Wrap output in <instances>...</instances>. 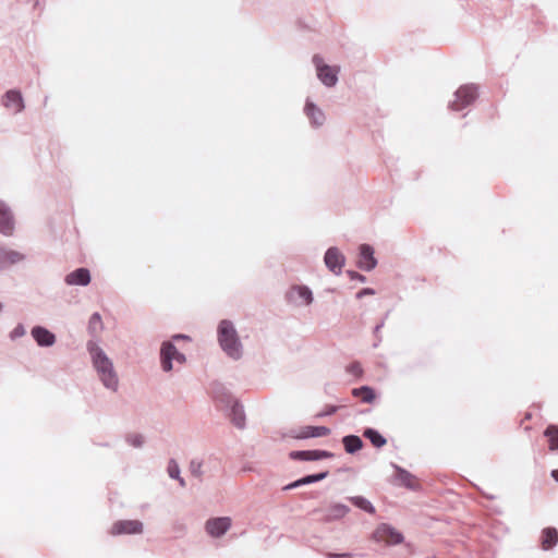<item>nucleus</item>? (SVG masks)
<instances>
[{
  "mask_svg": "<svg viewBox=\"0 0 558 558\" xmlns=\"http://www.w3.org/2000/svg\"><path fill=\"white\" fill-rule=\"evenodd\" d=\"M86 349L90 355L93 366L96 369L102 385L107 389L117 391L119 386V379L114 371L112 361L93 339L87 341Z\"/></svg>",
  "mask_w": 558,
  "mask_h": 558,
  "instance_id": "nucleus-1",
  "label": "nucleus"
},
{
  "mask_svg": "<svg viewBox=\"0 0 558 558\" xmlns=\"http://www.w3.org/2000/svg\"><path fill=\"white\" fill-rule=\"evenodd\" d=\"M218 342L222 351L232 360L238 361L243 355V345L233 323L222 319L217 328Z\"/></svg>",
  "mask_w": 558,
  "mask_h": 558,
  "instance_id": "nucleus-2",
  "label": "nucleus"
},
{
  "mask_svg": "<svg viewBox=\"0 0 558 558\" xmlns=\"http://www.w3.org/2000/svg\"><path fill=\"white\" fill-rule=\"evenodd\" d=\"M313 64L316 68L318 80L326 87H333L338 83V74L340 69L338 66H330L324 62V59L319 54L313 56Z\"/></svg>",
  "mask_w": 558,
  "mask_h": 558,
  "instance_id": "nucleus-3",
  "label": "nucleus"
},
{
  "mask_svg": "<svg viewBox=\"0 0 558 558\" xmlns=\"http://www.w3.org/2000/svg\"><path fill=\"white\" fill-rule=\"evenodd\" d=\"M478 96L477 86L474 84H465L458 88L454 93V100L449 104V108L453 111H460L470 106Z\"/></svg>",
  "mask_w": 558,
  "mask_h": 558,
  "instance_id": "nucleus-4",
  "label": "nucleus"
},
{
  "mask_svg": "<svg viewBox=\"0 0 558 558\" xmlns=\"http://www.w3.org/2000/svg\"><path fill=\"white\" fill-rule=\"evenodd\" d=\"M209 392L216 407L221 411L228 410L229 405L236 400L220 381H213L209 387Z\"/></svg>",
  "mask_w": 558,
  "mask_h": 558,
  "instance_id": "nucleus-5",
  "label": "nucleus"
},
{
  "mask_svg": "<svg viewBox=\"0 0 558 558\" xmlns=\"http://www.w3.org/2000/svg\"><path fill=\"white\" fill-rule=\"evenodd\" d=\"M390 465L395 470V476L392 481L395 485L403 486L413 492L421 489L420 483L412 473L393 462H391Z\"/></svg>",
  "mask_w": 558,
  "mask_h": 558,
  "instance_id": "nucleus-6",
  "label": "nucleus"
},
{
  "mask_svg": "<svg viewBox=\"0 0 558 558\" xmlns=\"http://www.w3.org/2000/svg\"><path fill=\"white\" fill-rule=\"evenodd\" d=\"M286 300L288 303L295 305H310L314 298L313 292L307 286H292L286 293Z\"/></svg>",
  "mask_w": 558,
  "mask_h": 558,
  "instance_id": "nucleus-7",
  "label": "nucleus"
},
{
  "mask_svg": "<svg viewBox=\"0 0 558 558\" xmlns=\"http://www.w3.org/2000/svg\"><path fill=\"white\" fill-rule=\"evenodd\" d=\"M326 267L335 275H340L345 264V256L336 246L329 247L324 255Z\"/></svg>",
  "mask_w": 558,
  "mask_h": 558,
  "instance_id": "nucleus-8",
  "label": "nucleus"
},
{
  "mask_svg": "<svg viewBox=\"0 0 558 558\" xmlns=\"http://www.w3.org/2000/svg\"><path fill=\"white\" fill-rule=\"evenodd\" d=\"M1 105L5 109L13 111V113H20L25 109L22 93L15 88L9 89L3 94L1 98Z\"/></svg>",
  "mask_w": 558,
  "mask_h": 558,
  "instance_id": "nucleus-9",
  "label": "nucleus"
},
{
  "mask_svg": "<svg viewBox=\"0 0 558 558\" xmlns=\"http://www.w3.org/2000/svg\"><path fill=\"white\" fill-rule=\"evenodd\" d=\"M15 219L10 206L0 199V233L10 236L14 233Z\"/></svg>",
  "mask_w": 558,
  "mask_h": 558,
  "instance_id": "nucleus-10",
  "label": "nucleus"
},
{
  "mask_svg": "<svg viewBox=\"0 0 558 558\" xmlns=\"http://www.w3.org/2000/svg\"><path fill=\"white\" fill-rule=\"evenodd\" d=\"M26 259V255L12 250L5 245H0V271L20 264Z\"/></svg>",
  "mask_w": 558,
  "mask_h": 558,
  "instance_id": "nucleus-11",
  "label": "nucleus"
},
{
  "mask_svg": "<svg viewBox=\"0 0 558 558\" xmlns=\"http://www.w3.org/2000/svg\"><path fill=\"white\" fill-rule=\"evenodd\" d=\"M143 532V523L138 520H119L111 526L112 535L122 534H141Z\"/></svg>",
  "mask_w": 558,
  "mask_h": 558,
  "instance_id": "nucleus-12",
  "label": "nucleus"
},
{
  "mask_svg": "<svg viewBox=\"0 0 558 558\" xmlns=\"http://www.w3.org/2000/svg\"><path fill=\"white\" fill-rule=\"evenodd\" d=\"M31 336L34 339V341L37 343L40 348H50L52 347L56 341L57 337L56 335L50 331L48 328L44 326H34L31 329Z\"/></svg>",
  "mask_w": 558,
  "mask_h": 558,
  "instance_id": "nucleus-13",
  "label": "nucleus"
},
{
  "mask_svg": "<svg viewBox=\"0 0 558 558\" xmlns=\"http://www.w3.org/2000/svg\"><path fill=\"white\" fill-rule=\"evenodd\" d=\"M290 459L295 461H318L323 459H330L333 453L327 450H294L289 453Z\"/></svg>",
  "mask_w": 558,
  "mask_h": 558,
  "instance_id": "nucleus-14",
  "label": "nucleus"
},
{
  "mask_svg": "<svg viewBox=\"0 0 558 558\" xmlns=\"http://www.w3.org/2000/svg\"><path fill=\"white\" fill-rule=\"evenodd\" d=\"M231 526V519L228 517H218L207 520L205 529L213 537L222 536Z\"/></svg>",
  "mask_w": 558,
  "mask_h": 558,
  "instance_id": "nucleus-15",
  "label": "nucleus"
},
{
  "mask_svg": "<svg viewBox=\"0 0 558 558\" xmlns=\"http://www.w3.org/2000/svg\"><path fill=\"white\" fill-rule=\"evenodd\" d=\"M360 258L357 267L364 271H371L377 266V259L374 256V248L369 244H361L359 247Z\"/></svg>",
  "mask_w": 558,
  "mask_h": 558,
  "instance_id": "nucleus-16",
  "label": "nucleus"
},
{
  "mask_svg": "<svg viewBox=\"0 0 558 558\" xmlns=\"http://www.w3.org/2000/svg\"><path fill=\"white\" fill-rule=\"evenodd\" d=\"M375 536L390 545H397L403 542V535L391 525L386 523H381L377 527Z\"/></svg>",
  "mask_w": 558,
  "mask_h": 558,
  "instance_id": "nucleus-17",
  "label": "nucleus"
},
{
  "mask_svg": "<svg viewBox=\"0 0 558 558\" xmlns=\"http://www.w3.org/2000/svg\"><path fill=\"white\" fill-rule=\"evenodd\" d=\"M178 349L171 341H163L160 348V364L163 372L169 373L173 369L172 362L174 361Z\"/></svg>",
  "mask_w": 558,
  "mask_h": 558,
  "instance_id": "nucleus-18",
  "label": "nucleus"
},
{
  "mask_svg": "<svg viewBox=\"0 0 558 558\" xmlns=\"http://www.w3.org/2000/svg\"><path fill=\"white\" fill-rule=\"evenodd\" d=\"M231 423L239 429H243L246 426V416L243 405L236 399L229 405L228 410H223Z\"/></svg>",
  "mask_w": 558,
  "mask_h": 558,
  "instance_id": "nucleus-19",
  "label": "nucleus"
},
{
  "mask_svg": "<svg viewBox=\"0 0 558 558\" xmlns=\"http://www.w3.org/2000/svg\"><path fill=\"white\" fill-rule=\"evenodd\" d=\"M64 281L68 286L86 287L90 282V272L87 268L81 267L68 274Z\"/></svg>",
  "mask_w": 558,
  "mask_h": 558,
  "instance_id": "nucleus-20",
  "label": "nucleus"
},
{
  "mask_svg": "<svg viewBox=\"0 0 558 558\" xmlns=\"http://www.w3.org/2000/svg\"><path fill=\"white\" fill-rule=\"evenodd\" d=\"M304 112L313 126H322L325 122L324 112L311 100H306Z\"/></svg>",
  "mask_w": 558,
  "mask_h": 558,
  "instance_id": "nucleus-21",
  "label": "nucleus"
},
{
  "mask_svg": "<svg viewBox=\"0 0 558 558\" xmlns=\"http://www.w3.org/2000/svg\"><path fill=\"white\" fill-rule=\"evenodd\" d=\"M349 512L350 508L347 505L340 502L331 504L326 510L324 522L330 523L332 521L340 520L343 517H345Z\"/></svg>",
  "mask_w": 558,
  "mask_h": 558,
  "instance_id": "nucleus-22",
  "label": "nucleus"
},
{
  "mask_svg": "<svg viewBox=\"0 0 558 558\" xmlns=\"http://www.w3.org/2000/svg\"><path fill=\"white\" fill-rule=\"evenodd\" d=\"M330 434V428L326 426H305L300 434L293 435L298 439L323 437Z\"/></svg>",
  "mask_w": 558,
  "mask_h": 558,
  "instance_id": "nucleus-23",
  "label": "nucleus"
},
{
  "mask_svg": "<svg viewBox=\"0 0 558 558\" xmlns=\"http://www.w3.org/2000/svg\"><path fill=\"white\" fill-rule=\"evenodd\" d=\"M558 543V531L555 527H546L542 532V547L544 550L553 548Z\"/></svg>",
  "mask_w": 558,
  "mask_h": 558,
  "instance_id": "nucleus-24",
  "label": "nucleus"
},
{
  "mask_svg": "<svg viewBox=\"0 0 558 558\" xmlns=\"http://www.w3.org/2000/svg\"><path fill=\"white\" fill-rule=\"evenodd\" d=\"M342 444L344 447V450L350 453L354 454L363 447V440L356 436V435H347L342 438Z\"/></svg>",
  "mask_w": 558,
  "mask_h": 558,
  "instance_id": "nucleus-25",
  "label": "nucleus"
},
{
  "mask_svg": "<svg viewBox=\"0 0 558 558\" xmlns=\"http://www.w3.org/2000/svg\"><path fill=\"white\" fill-rule=\"evenodd\" d=\"M363 436L368 439L375 448H381L386 445V438L375 428L367 427L363 432Z\"/></svg>",
  "mask_w": 558,
  "mask_h": 558,
  "instance_id": "nucleus-26",
  "label": "nucleus"
},
{
  "mask_svg": "<svg viewBox=\"0 0 558 558\" xmlns=\"http://www.w3.org/2000/svg\"><path fill=\"white\" fill-rule=\"evenodd\" d=\"M352 395L354 397L361 398L362 402L364 403H373L376 398L375 390L369 386H361L359 388H354L352 390Z\"/></svg>",
  "mask_w": 558,
  "mask_h": 558,
  "instance_id": "nucleus-27",
  "label": "nucleus"
},
{
  "mask_svg": "<svg viewBox=\"0 0 558 558\" xmlns=\"http://www.w3.org/2000/svg\"><path fill=\"white\" fill-rule=\"evenodd\" d=\"M348 500L356 508H359L369 514H374L376 512L373 504L363 496H351V497H348Z\"/></svg>",
  "mask_w": 558,
  "mask_h": 558,
  "instance_id": "nucleus-28",
  "label": "nucleus"
},
{
  "mask_svg": "<svg viewBox=\"0 0 558 558\" xmlns=\"http://www.w3.org/2000/svg\"><path fill=\"white\" fill-rule=\"evenodd\" d=\"M104 328L101 316L99 313H93L88 320L87 330L88 333L94 338Z\"/></svg>",
  "mask_w": 558,
  "mask_h": 558,
  "instance_id": "nucleus-29",
  "label": "nucleus"
},
{
  "mask_svg": "<svg viewBox=\"0 0 558 558\" xmlns=\"http://www.w3.org/2000/svg\"><path fill=\"white\" fill-rule=\"evenodd\" d=\"M544 436L548 438L549 449L551 451L558 450V426H547V428L544 430Z\"/></svg>",
  "mask_w": 558,
  "mask_h": 558,
  "instance_id": "nucleus-30",
  "label": "nucleus"
},
{
  "mask_svg": "<svg viewBox=\"0 0 558 558\" xmlns=\"http://www.w3.org/2000/svg\"><path fill=\"white\" fill-rule=\"evenodd\" d=\"M328 474H329L328 471H324V472L315 473V474H308V475H305V476L299 478V482H300L301 486L314 484V483L325 480L328 476Z\"/></svg>",
  "mask_w": 558,
  "mask_h": 558,
  "instance_id": "nucleus-31",
  "label": "nucleus"
},
{
  "mask_svg": "<svg viewBox=\"0 0 558 558\" xmlns=\"http://www.w3.org/2000/svg\"><path fill=\"white\" fill-rule=\"evenodd\" d=\"M190 472L194 477L202 480L203 477V461L198 459H192L190 462Z\"/></svg>",
  "mask_w": 558,
  "mask_h": 558,
  "instance_id": "nucleus-32",
  "label": "nucleus"
},
{
  "mask_svg": "<svg viewBox=\"0 0 558 558\" xmlns=\"http://www.w3.org/2000/svg\"><path fill=\"white\" fill-rule=\"evenodd\" d=\"M126 441L134 448H141L145 442V438L141 434H131L128 435Z\"/></svg>",
  "mask_w": 558,
  "mask_h": 558,
  "instance_id": "nucleus-33",
  "label": "nucleus"
},
{
  "mask_svg": "<svg viewBox=\"0 0 558 558\" xmlns=\"http://www.w3.org/2000/svg\"><path fill=\"white\" fill-rule=\"evenodd\" d=\"M167 472L170 478H179L180 475V466L174 459H170L167 466Z\"/></svg>",
  "mask_w": 558,
  "mask_h": 558,
  "instance_id": "nucleus-34",
  "label": "nucleus"
},
{
  "mask_svg": "<svg viewBox=\"0 0 558 558\" xmlns=\"http://www.w3.org/2000/svg\"><path fill=\"white\" fill-rule=\"evenodd\" d=\"M341 407H339V405L328 404L325 407V409L322 412L316 414V417H325V416L333 415Z\"/></svg>",
  "mask_w": 558,
  "mask_h": 558,
  "instance_id": "nucleus-35",
  "label": "nucleus"
},
{
  "mask_svg": "<svg viewBox=\"0 0 558 558\" xmlns=\"http://www.w3.org/2000/svg\"><path fill=\"white\" fill-rule=\"evenodd\" d=\"M26 333L25 327L23 324H17L13 330L10 332L11 340H16L17 338L23 337Z\"/></svg>",
  "mask_w": 558,
  "mask_h": 558,
  "instance_id": "nucleus-36",
  "label": "nucleus"
},
{
  "mask_svg": "<svg viewBox=\"0 0 558 558\" xmlns=\"http://www.w3.org/2000/svg\"><path fill=\"white\" fill-rule=\"evenodd\" d=\"M347 371L354 376H361L363 373L362 366L359 362H352L349 364Z\"/></svg>",
  "mask_w": 558,
  "mask_h": 558,
  "instance_id": "nucleus-37",
  "label": "nucleus"
},
{
  "mask_svg": "<svg viewBox=\"0 0 558 558\" xmlns=\"http://www.w3.org/2000/svg\"><path fill=\"white\" fill-rule=\"evenodd\" d=\"M347 275L349 276V278L351 280H356V281H360V282H365L366 281V277L355 270H347Z\"/></svg>",
  "mask_w": 558,
  "mask_h": 558,
  "instance_id": "nucleus-38",
  "label": "nucleus"
},
{
  "mask_svg": "<svg viewBox=\"0 0 558 558\" xmlns=\"http://www.w3.org/2000/svg\"><path fill=\"white\" fill-rule=\"evenodd\" d=\"M375 294V290L372 289V288H364L362 290H360L357 293H356V299H362L366 295H373Z\"/></svg>",
  "mask_w": 558,
  "mask_h": 558,
  "instance_id": "nucleus-39",
  "label": "nucleus"
},
{
  "mask_svg": "<svg viewBox=\"0 0 558 558\" xmlns=\"http://www.w3.org/2000/svg\"><path fill=\"white\" fill-rule=\"evenodd\" d=\"M326 557L327 558H352V554L351 553H341V554H338V553H327Z\"/></svg>",
  "mask_w": 558,
  "mask_h": 558,
  "instance_id": "nucleus-40",
  "label": "nucleus"
},
{
  "mask_svg": "<svg viewBox=\"0 0 558 558\" xmlns=\"http://www.w3.org/2000/svg\"><path fill=\"white\" fill-rule=\"evenodd\" d=\"M174 361L178 362L179 364H184L186 362V356L179 352L175 354V357H174Z\"/></svg>",
  "mask_w": 558,
  "mask_h": 558,
  "instance_id": "nucleus-41",
  "label": "nucleus"
},
{
  "mask_svg": "<svg viewBox=\"0 0 558 558\" xmlns=\"http://www.w3.org/2000/svg\"><path fill=\"white\" fill-rule=\"evenodd\" d=\"M298 487H301L299 480L288 484L287 486L283 487V489L284 490H291V489H294V488H298Z\"/></svg>",
  "mask_w": 558,
  "mask_h": 558,
  "instance_id": "nucleus-42",
  "label": "nucleus"
},
{
  "mask_svg": "<svg viewBox=\"0 0 558 558\" xmlns=\"http://www.w3.org/2000/svg\"><path fill=\"white\" fill-rule=\"evenodd\" d=\"M172 340L179 341V340H191V338L187 335L183 333H175L172 336Z\"/></svg>",
  "mask_w": 558,
  "mask_h": 558,
  "instance_id": "nucleus-43",
  "label": "nucleus"
},
{
  "mask_svg": "<svg viewBox=\"0 0 558 558\" xmlns=\"http://www.w3.org/2000/svg\"><path fill=\"white\" fill-rule=\"evenodd\" d=\"M383 327H384V322H381V323H379V324H377V325L375 326V328H374V335H375V337H379V336H378V333H379V331H380V329H381Z\"/></svg>",
  "mask_w": 558,
  "mask_h": 558,
  "instance_id": "nucleus-44",
  "label": "nucleus"
},
{
  "mask_svg": "<svg viewBox=\"0 0 558 558\" xmlns=\"http://www.w3.org/2000/svg\"><path fill=\"white\" fill-rule=\"evenodd\" d=\"M175 480L179 482L181 487H185V485H186L185 480L183 477H181V475H179V478H175Z\"/></svg>",
  "mask_w": 558,
  "mask_h": 558,
  "instance_id": "nucleus-45",
  "label": "nucleus"
},
{
  "mask_svg": "<svg viewBox=\"0 0 558 558\" xmlns=\"http://www.w3.org/2000/svg\"><path fill=\"white\" fill-rule=\"evenodd\" d=\"M551 477L558 482V469L551 471Z\"/></svg>",
  "mask_w": 558,
  "mask_h": 558,
  "instance_id": "nucleus-46",
  "label": "nucleus"
},
{
  "mask_svg": "<svg viewBox=\"0 0 558 558\" xmlns=\"http://www.w3.org/2000/svg\"><path fill=\"white\" fill-rule=\"evenodd\" d=\"M377 338V341H375L374 343V347L376 348L378 345V343L381 341V338L380 337H376Z\"/></svg>",
  "mask_w": 558,
  "mask_h": 558,
  "instance_id": "nucleus-47",
  "label": "nucleus"
},
{
  "mask_svg": "<svg viewBox=\"0 0 558 558\" xmlns=\"http://www.w3.org/2000/svg\"><path fill=\"white\" fill-rule=\"evenodd\" d=\"M427 558H430V557H427Z\"/></svg>",
  "mask_w": 558,
  "mask_h": 558,
  "instance_id": "nucleus-48",
  "label": "nucleus"
}]
</instances>
